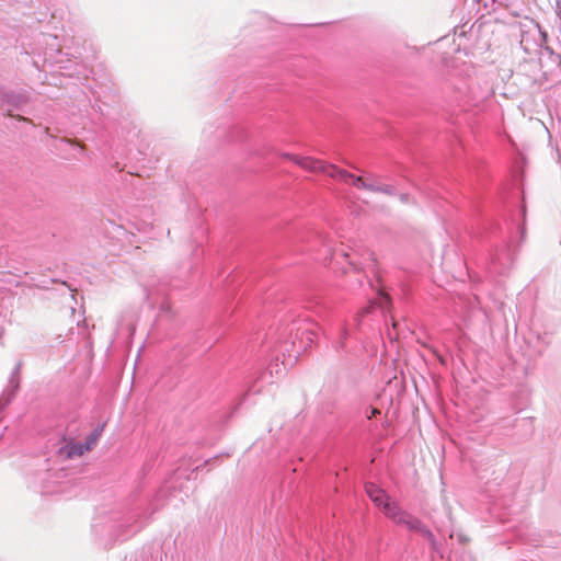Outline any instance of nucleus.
<instances>
[{
    "label": "nucleus",
    "mask_w": 561,
    "mask_h": 561,
    "mask_svg": "<svg viewBox=\"0 0 561 561\" xmlns=\"http://www.w3.org/2000/svg\"><path fill=\"white\" fill-rule=\"evenodd\" d=\"M365 491L375 505L382 511L385 516L398 525H402L410 530L416 531L426 538H433L432 531L424 526L417 518L412 517L402 511L399 505L391 501L390 496L378 485L366 483Z\"/></svg>",
    "instance_id": "nucleus-1"
},
{
    "label": "nucleus",
    "mask_w": 561,
    "mask_h": 561,
    "mask_svg": "<svg viewBox=\"0 0 561 561\" xmlns=\"http://www.w3.org/2000/svg\"><path fill=\"white\" fill-rule=\"evenodd\" d=\"M352 185L359 190H366L373 193H381L386 195H393L394 190L391 185L380 182L379 178L374 174L366 176L354 175Z\"/></svg>",
    "instance_id": "nucleus-2"
},
{
    "label": "nucleus",
    "mask_w": 561,
    "mask_h": 561,
    "mask_svg": "<svg viewBox=\"0 0 561 561\" xmlns=\"http://www.w3.org/2000/svg\"><path fill=\"white\" fill-rule=\"evenodd\" d=\"M293 162L301 169L312 173H321L324 169V161L313 157H293Z\"/></svg>",
    "instance_id": "nucleus-3"
},
{
    "label": "nucleus",
    "mask_w": 561,
    "mask_h": 561,
    "mask_svg": "<svg viewBox=\"0 0 561 561\" xmlns=\"http://www.w3.org/2000/svg\"><path fill=\"white\" fill-rule=\"evenodd\" d=\"M88 450L84 449L83 443H72L69 445L68 448V456L69 457H79L82 456Z\"/></svg>",
    "instance_id": "nucleus-4"
},
{
    "label": "nucleus",
    "mask_w": 561,
    "mask_h": 561,
    "mask_svg": "<svg viewBox=\"0 0 561 561\" xmlns=\"http://www.w3.org/2000/svg\"><path fill=\"white\" fill-rule=\"evenodd\" d=\"M99 438V432L92 433L89 437H87L85 442L83 443L84 449H87L88 451L91 450L96 445Z\"/></svg>",
    "instance_id": "nucleus-5"
},
{
    "label": "nucleus",
    "mask_w": 561,
    "mask_h": 561,
    "mask_svg": "<svg viewBox=\"0 0 561 561\" xmlns=\"http://www.w3.org/2000/svg\"><path fill=\"white\" fill-rule=\"evenodd\" d=\"M336 171H341V168L336 167L335 164L327 163L324 161V169L322 170L321 173H324V174L329 175L330 178L335 179L339 175L336 173Z\"/></svg>",
    "instance_id": "nucleus-6"
},
{
    "label": "nucleus",
    "mask_w": 561,
    "mask_h": 561,
    "mask_svg": "<svg viewBox=\"0 0 561 561\" xmlns=\"http://www.w3.org/2000/svg\"><path fill=\"white\" fill-rule=\"evenodd\" d=\"M336 173L339 175H337V178H335V180L342 181L344 183L352 184L354 174H352V173H350V172H347L346 170H343V169H341V171H336Z\"/></svg>",
    "instance_id": "nucleus-7"
},
{
    "label": "nucleus",
    "mask_w": 561,
    "mask_h": 561,
    "mask_svg": "<svg viewBox=\"0 0 561 561\" xmlns=\"http://www.w3.org/2000/svg\"><path fill=\"white\" fill-rule=\"evenodd\" d=\"M390 304V298L387 294H381L379 305L380 307H386Z\"/></svg>",
    "instance_id": "nucleus-8"
},
{
    "label": "nucleus",
    "mask_w": 561,
    "mask_h": 561,
    "mask_svg": "<svg viewBox=\"0 0 561 561\" xmlns=\"http://www.w3.org/2000/svg\"><path fill=\"white\" fill-rule=\"evenodd\" d=\"M280 157L286 160L293 161V157H298L297 154H290V153H282Z\"/></svg>",
    "instance_id": "nucleus-9"
},
{
    "label": "nucleus",
    "mask_w": 561,
    "mask_h": 561,
    "mask_svg": "<svg viewBox=\"0 0 561 561\" xmlns=\"http://www.w3.org/2000/svg\"><path fill=\"white\" fill-rule=\"evenodd\" d=\"M377 414H380V411L378 409H371L370 414L368 415V419H371L376 416Z\"/></svg>",
    "instance_id": "nucleus-10"
},
{
    "label": "nucleus",
    "mask_w": 561,
    "mask_h": 561,
    "mask_svg": "<svg viewBox=\"0 0 561 561\" xmlns=\"http://www.w3.org/2000/svg\"><path fill=\"white\" fill-rule=\"evenodd\" d=\"M14 117H15L16 119H19V121H24V122H28V121H30L28 118L23 117V116H20V115H16V116H14Z\"/></svg>",
    "instance_id": "nucleus-11"
}]
</instances>
